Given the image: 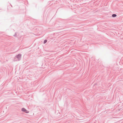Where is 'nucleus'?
<instances>
[{
  "label": "nucleus",
  "instance_id": "f257e3e1",
  "mask_svg": "<svg viewBox=\"0 0 123 123\" xmlns=\"http://www.w3.org/2000/svg\"><path fill=\"white\" fill-rule=\"evenodd\" d=\"M21 54H19L18 55H17L15 57L14 59V60L16 61H17V60L15 59L17 58L18 59V61H20L21 59Z\"/></svg>",
  "mask_w": 123,
  "mask_h": 123
},
{
  "label": "nucleus",
  "instance_id": "7ed1b4c3",
  "mask_svg": "<svg viewBox=\"0 0 123 123\" xmlns=\"http://www.w3.org/2000/svg\"><path fill=\"white\" fill-rule=\"evenodd\" d=\"M117 16V15L115 14H113L112 15V17L113 18H114Z\"/></svg>",
  "mask_w": 123,
  "mask_h": 123
},
{
  "label": "nucleus",
  "instance_id": "39448f33",
  "mask_svg": "<svg viewBox=\"0 0 123 123\" xmlns=\"http://www.w3.org/2000/svg\"><path fill=\"white\" fill-rule=\"evenodd\" d=\"M17 34L15 32L14 35H13V36L14 37H16L17 36Z\"/></svg>",
  "mask_w": 123,
  "mask_h": 123
},
{
  "label": "nucleus",
  "instance_id": "f03ea898",
  "mask_svg": "<svg viewBox=\"0 0 123 123\" xmlns=\"http://www.w3.org/2000/svg\"><path fill=\"white\" fill-rule=\"evenodd\" d=\"M21 111L26 113H27L29 112V111H28L25 108H22Z\"/></svg>",
  "mask_w": 123,
  "mask_h": 123
},
{
  "label": "nucleus",
  "instance_id": "20e7f679",
  "mask_svg": "<svg viewBox=\"0 0 123 123\" xmlns=\"http://www.w3.org/2000/svg\"><path fill=\"white\" fill-rule=\"evenodd\" d=\"M47 39H45L43 42V43L45 44L47 42Z\"/></svg>",
  "mask_w": 123,
  "mask_h": 123
}]
</instances>
